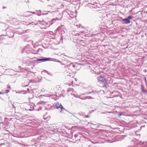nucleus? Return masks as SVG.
Segmentation results:
<instances>
[{"mask_svg":"<svg viewBox=\"0 0 147 147\" xmlns=\"http://www.w3.org/2000/svg\"><path fill=\"white\" fill-rule=\"evenodd\" d=\"M61 26H60L59 27H58L57 29V31H59L61 28Z\"/></svg>","mask_w":147,"mask_h":147,"instance_id":"nucleus-7","label":"nucleus"},{"mask_svg":"<svg viewBox=\"0 0 147 147\" xmlns=\"http://www.w3.org/2000/svg\"><path fill=\"white\" fill-rule=\"evenodd\" d=\"M102 125H98V126H97V127L98 128L100 126H102Z\"/></svg>","mask_w":147,"mask_h":147,"instance_id":"nucleus-13","label":"nucleus"},{"mask_svg":"<svg viewBox=\"0 0 147 147\" xmlns=\"http://www.w3.org/2000/svg\"><path fill=\"white\" fill-rule=\"evenodd\" d=\"M74 96L75 97H79V96H77V95H74Z\"/></svg>","mask_w":147,"mask_h":147,"instance_id":"nucleus-11","label":"nucleus"},{"mask_svg":"<svg viewBox=\"0 0 147 147\" xmlns=\"http://www.w3.org/2000/svg\"><path fill=\"white\" fill-rule=\"evenodd\" d=\"M6 92H0V94H4Z\"/></svg>","mask_w":147,"mask_h":147,"instance_id":"nucleus-8","label":"nucleus"},{"mask_svg":"<svg viewBox=\"0 0 147 147\" xmlns=\"http://www.w3.org/2000/svg\"><path fill=\"white\" fill-rule=\"evenodd\" d=\"M74 137L75 138H76L78 137V135L76 134H75L74 135Z\"/></svg>","mask_w":147,"mask_h":147,"instance_id":"nucleus-9","label":"nucleus"},{"mask_svg":"<svg viewBox=\"0 0 147 147\" xmlns=\"http://www.w3.org/2000/svg\"><path fill=\"white\" fill-rule=\"evenodd\" d=\"M141 90L144 93H145L146 92V91L144 89V87L142 86H141Z\"/></svg>","mask_w":147,"mask_h":147,"instance_id":"nucleus-6","label":"nucleus"},{"mask_svg":"<svg viewBox=\"0 0 147 147\" xmlns=\"http://www.w3.org/2000/svg\"><path fill=\"white\" fill-rule=\"evenodd\" d=\"M12 106L15 109V107L13 105H12Z\"/></svg>","mask_w":147,"mask_h":147,"instance_id":"nucleus-12","label":"nucleus"},{"mask_svg":"<svg viewBox=\"0 0 147 147\" xmlns=\"http://www.w3.org/2000/svg\"><path fill=\"white\" fill-rule=\"evenodd\" d=\"M31 13H33V14H35V12H30Z\"/></svg>","mask_w":147,"mask_h":147,"instance_id":"nucleus-15","label":"nucleus"},{"mask_svg":"<svg viewBox=\"0 0 147 147\" xmlns=\"http://www.w3.org/2000/svg\"><path fill=\"white\" fill-rule=\"evenodd\" d=\"M50 58H46V59H37V60L38 61H46L48 60H49Z\"/></svg>","mask_w":147,"mask_h":147,"instance_id":"nucleus-4","label":"nucleus"},{"mask_svg":"<svg viewBox=\"0 0 147 147\" xmlns=\"http://www.w3.org/2000/svg\"><path fill=\"white\" fill-rule=\"evenodd\" d=\"M56 108L59 111L60 113H64V111H65V109L64 108L61 104L59 105V107H58L56 106Z\"/></svg>","mask_w":147,"mask_h":147,"instance_id":"nucleus-2","label":"nucleus"},{"mask_svg":"<svg viewBox=\"0 0 147 147\" xmlns=\"http://www.w3.org/2000/svg\"><path fill=\"white\" fill-rule=\"evenodd\" d=\"M97 79L98 82H101L102 83L108 84L110 83V81H111V79L110 78H108L106 79L102 76H100L97 78Z\"/></svg>","mask_w":147,"mask_h":147,"instance_id":"nucleus-1","label":"nucleus"},{"mask_svg":"<svg viewBox=\"0 0 147 147\" xmlns=\"http://www.w3.org/2000/svg\"><path fill=\"white\" fill-rule=\"evenodd\" d=\"M89 117V116L88 115H86L85 116V117L86 118H88V117Z\"/></svg>","mask_w":147,"mask_h":147,"instance_id":"nucleus-14","label":"nucleus"},{"mask_svg":"<svg viewBox=\"0 0 147 147\" xmlns=\"http://www.w3.org/2000/svg\"><path fill=\"white\" fill-rule=\"evenodd\" d=\"M9 92V90H5V92H6L5 93H8Z\"/></svg>","mask_w":147,"mask_h":147,"instance_id":"nucleus-10","label":"nucleus"},{"mask_svg":"<svg viewBox=\"0 0 147 147\" xmlns=\"http://www.w3.org/2000/svg\"><path fill=\"white\" fill-rule=\"evenodd\" d=\"M45 71L46 72H47V71Z\"/></svg>","mask_w":147,"mask_h":147,"instance_id":"nucleus-17","label":"nucleus"},{"mask_svg":"<svg viewBox=\"0 0 147 147\" xmlns=\"http://www.w3.org/2000/svg\"><path fill=\"white\" fill-rule=\"evenodd\" d=\"M122 21L124 22V23L125 24H128L130 23V21L127 18L125 19H123Z\"/></svg>","mask_w":147,"mask_h":147,"instance_id":"nucleus-3","label":"nucleus"},{"mask_svg":"<svg viewBox=\"0 0 147 147\" xmlns=\"http://www.w3.org/2000/svg\"><path fill=\"white\" fill-rule=\"evenodd\" d=\"M6 8V7H3V9H4V8Z\"/></svg>","mask_w":147,"mask_h":147,"instance_id":"nucleus-16","label":"nucleus"},{"mask_svg":"<svg viewBox=\"0 0 147 147\" xmlns=\"http://www.w3.org/2000/svg\"><path fill=\"white\" fill-rule=\"evenodd\" d=\"M54 20V19H53V20H52V21L54 20Z\"/></svg>","mask_w":147,"mask_h":147,"instance_id":"nucleus-18","label":"nucleus"},{"mask_svg":"<svg viewBox=\"0 0 147 147\" xmlns=\"http://www.w3.org/2000/svg\"><path fill=\"white\" fill-rule=\"evenodd\" d=\"M134 18V16H129L127 18L129 20H130L131 19H132L133 18Z\"/></svg>","mask_w":147,"mask_h":147,"instance_id":"nucleus-5","label":"nucleus"},{"mask_svg":"<svg viewBox=\"0 0 147 147\" xmlns=\"http://www.w3.org/2000/svg\"><path fill=\"white\" fill-rule=\"evenodd\" d=\"M73 115V116H75L74 115Z\"/></svg>","mask_w":147,"mask_h":147,"instance_id":"nucleus-19","label":"nucleus"}]
</instances>
